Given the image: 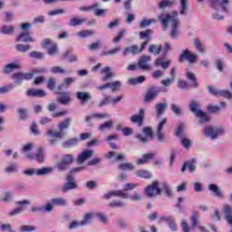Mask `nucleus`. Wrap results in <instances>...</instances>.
<instances>
[{
    "mask_svg": "<svg viewBox=\"0 0 232 232\" xmlns=\"http://www.w3.org/2000/svg\"><path fill=\"white\" fill-rule=\"evenodd\" d=\"M50 171H52V169L50 168H43V169H39L36 172L35 169H29L24 170V174L28 175L29 177H32V175H46L48 173H50Z\"/></svg>",
    "mask_w": 232,
    "mask_h": 232,
    "instance_id": "obj_16",
    "label": "nucleus"
},
{
    "mask_svg": "<svg viewBox=\"0 0 232 232\" xmlns=\"http://www.w3.org/2000/svg\"><path fill=\"white\" fill-rule=\"evenodd\" d=\"M99 6H101V5L99 3H94L89 6H82V7H80V10L82 12H93L94 8H99Z\"/></svg>",
    "mask_w": 232,
    "mask_h": 232,
    "instance_id": "obj_45",
    "label": "nucleus"
},
{
    "mask_svg": "<svg viewBox=\"0 0 232 232\" xmlns=\"http://www.w3.org/2000/svg\"><path fill=\"white\" fill-rule=\"evenodd\" d=\"M52 73H66V70L61 68L60 66H54L51 69Z\"/></svg>",
    "mask_w": 232,
    "mask_h": 232,
    "instance_id": "obj_61",
    "label": "nucleus"
},
{
    "mask_svg": "<svg viewBox=\"0 0 232 232\" xmlns=\"http://www.w3.org/2000/svg\"><path fill=\"white\" fill-rule=\"evenodd\" d=\"M108 13V9H101L99 7H95L93 14L96 15V17H104L106 14Z\"/></svg>",
    "mask_w": 232,
    "mask_h": 232,
    "instance_id": "obj_49",
    "label": "nucleus"
},
{
    "mask_svg": "<svg viewBox=\"0 0 232 232\" xmlns=\"http://www.w3.org/2000/svg\"><path fill=\"white\" fill-rule=\"evenodd\" d=\"M186 77L188 81H191L193 88H198V82H197V77L193 72H188Z\"/></svg>",
    "mask_w": 232,
    "mask_h": 232,
    "instance_id": "obj_35",
    "label": "nucleus"
},
{
    "mask_svg": "<svg viewBox=\"0 0 232 232\" xmlns=\"http://www.w3.org/2000/svg\"><path fill=\"white\" fill-rule=\"evenodd\" d=\"M191 226H192V229H195V227H200V226H198V212H194L192 214Z\"/></svg>",
    "mask_w": 232,
    "mask_h": 232,
    "instance_id": "obj_42",
    "label": "nucleus"
},
{
    "mask_svg": "<svg viewBox=\"0 0 232 232\" xmlns=\"http://www.w3.org/2000/svg\"><path fill=\"white\" fill-rule=\"evenodd\" d=\"M70 124H72V118H66L63 121L59 122L58 130L60 131H63L64 130H68V128H70Z\"/></svg>",
    "mask_w": 232,
    "mask_h": 232,
    "instance_id": "obj_24",
    "label": "nucleus"
},
{
    "mask_svg": "<svg viewBox=\"0 0 232 232\" xmlns=\"http://www.w3.org/2000/svg\"><path fill=\"white\" fill-rule=\"evenodd\" d=\"M93 34H95V32L92 31V30H83L82 32L78 33V35L82 38L84 39L86 37H90L92 35H93Z\"/></svg>",
    "mask_w": 232,
    "mask_h": 232,
    "instance_id": "obj_53",
    "label": "nucleus"
},
{
    "mask_svg": "<svg viewBox=\"0 0 232 232\" xmlns=\"http://www.w3.org/2000/svg\"><path fill=\"white\" fill-rule=\"evenodd\" d=\"M111 102V96H105L98 104L99 108H102L103 106H108Z\"/></svg>",
    "mask_w": 232,
    "mask_h": 232,
    "instance_id": "obj_55",
    "label": "nucleus"
},
{
    "mask_svg": "<svg viewBox=\"0 0 232 232\" xmlns=\"http://www.w3.org/2000/svg\"><path fill=\"white\" fill-rule=\"evenodd\" d=\"M187 168H188L189 171L193 173V171H195V161H188L185 163L181 168L182 173L186 171Z\"/></svg>",
    "mask_w": 232,
    "mask_h": 232,
    "instance_id": "obj_43",
    "label": "nucleus"
},
{
    "mask_svg": "<svg viewBox=\"0 0 232 232\" xmlns=\"http://www.w3.org/2000/svg\"><path fill=\"white\" fill-rule=\"evenodd\" d=\"M77 144H79V139L71 138L63 143V148H72L73 146H77Z\"/></svg>",
    "mask_w": 232,
    "mask_h": 232,
    "instance_id": "obj_28",
    "label": "nucleus"
},
{
    "mask_svg": "<svg viewBox=\"0 0 232 232\" xmlns=\"http://www.w3.org/2000/svg\"><path fill=\"white\" fill-rule=\"evenodd\" d=\"M121 47H114L109 51H104L102 53V57H105L106 55H115L116 53H119L121 52Z\"/></svg>",
    "mask_w": 232,
    "mask_h": 232,
    "instance_id": "obj_44",
    "label": "nucleus"
},
{
    "mask_svg": "<svg viewBox=\"0 0 232 232\" xmlns=\"http://www.w3.org/2000/svg\"><path fill=\"white\" fill-rule=\"evenodd\" d=\"M166 108H168V103L156 104L157 117H160L161 115H164V111H166Z\"/></svg>",
    "mask_w": 232,
    "mask_h": 232,
    "instance_id": "obj_30",
    "label": "nucleus"
},
{
    "mask_svg": "<svg viewBox=\"0 0 232 232\" xmlns=\"http://www.w3.org/2000/svg\"><path fill=\"white\" fill-rule=\"evenodd\" d=\"M121 86H122V83L120 81H116L114 82H107L103 85H100L97 87V90L102 92L110 88L111 92H118V90H121Z\"/></svg>",
    "mask_w": 232,
    "mask_h": 232,
    "instance_id": "obj_11",
    "label": "nucleus"
},
{
    "mask_svg": "<svg viewBox=\"0 0 232 232\" xmlns=\"http://www.w3.org/2000/svg\"><path fill=\"white\" fill-rule=\"evenodd\" d=\"M151 29H147L145 31L140 32V39H147L145 40L140 47L139 45L134 44L130 47H127L123 50V55H128V53H131L132 55H138V53H142L144 50L146 49V46H148V43H150V37L151 35Z\"/></svg>",
    "mask_w": 232,
    "mask_h": 232,
    "instance_id": "obj_2",
    "label": "nucleus"
},
{
    "mask_svg": "<svg viewBox=\"0 0 232 232\" xmlns=\"http://www.w3.org/2000/svg\"><path fill=\"white\" fill-rule=\"evenodd\" d=\"M18 115L21 121H26V119L28 118V110L24 108H20L18 110Z\"/></svg>",
    "mask_w": 232,
    "mask_h": 232,
    "instance_id": "obj_51",
    "label": "nucleus"
},
{
    "mask_svg": "<svg viewBox=\"0 0 232 232\" xmlns=\"http://www.w3.org/2000/svg\"><path fill=\"white\" fill-rule=\"evenodd\" d=\"M27 159H30L31 160H37V162H44V150L43 148H39L37 150V152L35 155L34 154H27Z\"/></svg>",
    "mask_w": 232,
    "mask_h": 232,
    "instance_id": "obj_17",
    "label": "nucleus"
},
{
    "mask_svg": "<svg viewBox=\"0 0 232 232\" xmlns=\"http://www.w3.org/2000/svg\"><path fill=\"white\" fill-rule=\"evenodd\" d=\"M171 110H172L174 115H177L178 117L182 115V109L180 107H179V105L172 104Z\"/></svg>",
    "mask_w": 232,
    "mask_h": 232,
    "instance_id": "obj_58",
    "label": "nucleus"
},
{
    "mask_svg": "<svg viewBox=\"0 0 232 232\" xmlns=\"http://www.w3.org/2000/svg\"><path fill=\"white\" fill-rule=\"evenodd\" d=\"M167 120L164 118L161 122L159 123L157 128V137L160 142H164V132H162V130H164V126H166Z\"/></svg>",
    "mask_w": 232,
    "mask_h": 232,
    "instance_id": "obj_21",
    "label": "nucleus"
},
{
    "mask_svg": "<svg viewBox=\"0 0 232 232\" xmlns=\"http://www.w3.org/2000/svg\"><path fill=\"white\" fill-rule=\"evenodd\" d=\"M51 202H52L53 206H54V207H56V206H61V207L68 206V201L66 199H64V198H52Z\"/></svg>",
    "mask_w": 232,
    "mask_h": 232,
    "instance_id": "obj_27",
    "label": "nucleus"
},
{
    "mask_svg": "<svg viewBox=\"0 0 232 232\" xmlns=\"http://www.w3.org/2000/svg\"><path fill=\"white\" fill-rule=\"evenodd\" d=\"M154 159H155V152H149V153L143 154V156L136 161V164L137 166H141L142 164H146L150 162V160H153Z\"/></svg>",
    "mask_w": 232,
    "mask_h": 232,
    "instance_id": "obj_18",
    "label": "nucleus"
},
{
    "mask_svg": "<svg viewBox=\"0 0 232 232\" xmlns=\"http://www.w3.org/2000/svg\"><path fill=\"white\" fill-rule=\"evenodd\" d=\"M179 63H184L188 61L190 64L197 63V56L195 53H192L190 50L186 49L182 52V53L178 58Z\"/></svg>",
    "mask_w": 232,
    "mask_h": 232,
    "instance_id": "obj_8",
    "label": "nucleus"
},
{
    "mask_svg": "<svg viewBox=\"0 0 232 232\" xmlns=\"http://www.w3.org/2000/svg\"><path fill=\"white\" fill-rule=\"evenodd\" d=\"M29 57L32 59H44V54H43V53L34 51L29 53Z\"/></svg>",
    "mask_w": 232,
    "mask_h": 232,
    "instance_id": "obj_56",
    "label": "nucleus"
},
{
    "mask_svg": "<svg viewBox=\"0 0 232 232\" xmlns=\"http://www.w3.org/2000/svg\"><path fill=\"white\" fill-rule=\"evenodd\" d=\"M160 92V87H150L145 93L144 102H151L156 97L159 96V92Z\"/></svg>",
    "mask_w": 232,
    "mask_h": 232,
    "instance_id": "obj_10",
    "label": "nucleus"
},
{
    "mask_svg": "<svg viewBox=\"0 0 232 232\" xmlns=\"http://www.w3.org/2000/svg\"><path fill=\"white\" fill-rule=\"evenodd\" d=\"M154 64L155 66H160L162 70H168V68H169V64H171V61H164V58H158Z\"/></svg>",
    "mask_w": 232,
    "mask_h": 232,
    "instance_id": "obj_23",
    "label": "nucleus"
},
{
    "mask_svg": "<svg viewBox=\"0 0 232 232\" xmlns=\"http://www.w3.org/2000/svg\"><path fill=\"white\" fill-rule=\"evenodd\" d=\"M166 6H173V2L169 0H163L159 4V8H166Z\"/></svg>",
    "mask_w": 232,
    "mask_h": 232,
    "instance_id": "obj_62",
    "label": "nucleus"
},
{
    "mask_svg": "<svg viewBox=\"0 0 232 232\" xmlns=\"http://www.w3.org/2000/svg\"><path fill=\"white\" fill-rule=\"evenodd\" d=\"M180 3V12L181 15H186V12L188 11V0H179Z\"/></svg>",
    "mask_w": 232,
    "mask_h": 232,
    "instance_id": "obj_48",
    "label": "nucleus"
},
{
    "mask_svg": "<svg viewBox=\"0 0 232 232\" xmlns=\"http://www.w3.org/2000/svg\"><path fill=\"white\" fill-rule=\"evenodd\" d=\"M190 111L194 113L196 117H199V124H204V122H208L209 116L206 112L198 110V102H191L189 104Z\"/></svg>",
    "mask_w": 232,
    "mask_h": 232,
    "instance_id": "obj_4",
    "label": "nucleus"
},
{
    "mask_svg": "<svg viewBox=\"0 0 232 232\" xmlns=\"http://www.w3.org/2000/svg\"><path fill=\"white\" fill-rule=\"evenodd\" d=\"M30 28H32L30 23H24L21 24V29L24 31L16 37L17 43H34V41H35L34 37L30 36V31H28Z\"/></svg>",
    "mask_w": 232,
    "mask_h": 232,
    "instance_id": "obj_3",
    "label": "nucleus"
},
{
    "mask_svg": "<svg viewBox=\"0 0 232 232\" xmlns=\"http://www.w3.org/2000/svg\"><path fill=\"white\" fill-rule=\"evenodd\" d=\"M144 193L147 197L150 198L153 197H157V195H160L162 193V189L159 188V180H154L150 185H148L145 188Z\"/></svg>",
    "mask_w": 232,
    "mask_h": 232,
    "instance_id": "obj_7",
    "label": "nucleus"
},
{
    "mask_svg": "<svg viewBox=\"0 0 232 232\" xmlns=\"http://www.w3.org/2000/svg\"><path fill=\"white\" fill-rule=\"evenodd\" d=\"M208 92L211 95L225 97V99H232V93L229 91H220L215 89L213 86H208Z\"/></svg>",
    "mask_w": 232,
    "mask_h": 232,
    "instance_id": "obj_13",
    "label": "nucleus"
},
{
    "mask_svg": "<svg viewBox=\"0 0 232 232\" xmlns=\"http://www.w3.org/2000/svg\"><path fill=\"white\" fill-rule=\"evenodd\" d=\"M124 35H126V29H121L117 36L115 38H113L112 43H121V40L122 39V37H124Z\"/></svg>",
    "mask_w": 232,
    "mask_h": 232,
    "instance_id": "obj_54",
    "label": "nucleus"
},
{
    "mask_svg": "<svg viewBox=\"0 0 232 232\" xmlns=\"http://www.w3.org/2000/svg\"><path fill=\"white\" fill-rule=\"evenodd\" d=\"M102 74H106L103 78L102 81L103 82H108L109 79H112L113 77V72H111V69L110 67H104L101 70Z\"/></svg>",
    "mask_w": 232,
    "mask_h": 232,
    "instance_id": "obj_26",
    "label": "nucleus"
},
{
    "mask_svg": "<svg viewBox=\"0 0 232 232\" xmlns=\"http://www.w3.org/2000/svg\"><path fill=\"white\" fill-rule=\"evenodd\" d=\"M118 168L121 171H133L135 169V166L131 163H121Z\"/></svg>",
    "mask_w": 232,
    "mask_h": 232,
    "instance_id": "obj_36",
    "label": "nucleus"
},
{
    "mask_svg": "<svg viewBox=\"0 0 232 232\" xmlns=\"http://www.w3.org/2000/svg\"><path fill=\"white\" fill-rule=\"evenodd\" d=\"M150 53H154V55H159L162 52V45L151 44L149 48Z\"/></svg>",
    "mask_w": 232,
    "mask_h": 232,
    "instance_id": "obj_39",
    "label": "nucleus"
},
{
    "mask_svg": "<svg viewBox=\"0 0 232 232\" xmlns=\"http://www.w3.org/2000/svg\"><path fill=\"white\" fill-rule=\"evenodd\" d=\"M20 231L21 232H32V231H35V227H32V226H28V225H23L20 227Z\"/></svg>",
    "mask_w": 232,
    "mask_h": 232,
    "instance_id": "obj_60",
    "label": "nucleus"
},
{
    "mask_svg": "<svg viewBox=\"0 0 232 232\" xmlns=\"http://www.w3.org/2000/svg\"><path fill=\"white\" fill-rule=\"evenodd\" d=\"M27 97H45L46 92L41 89H29L26 92Z\"/></svg>",
    "mask_w": 232,
    "mask_h": 232,
    "instance_id": "obj_22",
    "label": "nucleus"
},
{
    "mask_svg": "<svg viewBox=\"0 0 232 232\" xmlns=\"http://www.w3.org/2000/svg\"><path fill=\"white\" fill-rule=\"evenodd\" d=\"M76 98L81 101L82 104H87L92 101V95L89 92H76Z\"/></svg>",
    "mask_w": 232,
    "mask_h": 232,
    "instance_id": "obj_20",
    "label": "nucleus"
},
{
    "mask_svg": "<svg viewBox=\"0 0 232 232\" xmlns=\"http://www.w3.org/2000/svg\"><path fill=\"white\" fill-rule=\"evenodd\" d=\"M83 23H86L85 18L73 17L69 22V26H81Z\"/></svg>",
    "mask_w": 232,
    "mask_h": 232,
    "instance_id": "obj_31",
    "label": "nucleus"
},
{
    "mask_svg": "<svg viewBox=\"0 0 232 232\" xmlns=\"http://www.w3.org/2000/svg\"><path fill=\"white\" fill-rule=\"evenodd\" d=\"M57 44H53L50 48L48 49V54L49 55H55L57 53Z\"/></svg>",
    "mask_w": 232,
    "mask_h": 232,
    "instance_id": "obj_63",
    "label": "nucleus"
},
{
    "mask_svg": "<svg viewBox=\"0 0 232 232\" xmlns=\"http://www.w3.org/2000/svg\"><path fill=\"white\" fill-rule=\"evenodd\" d=\"M114 197H120V198H130V195L125 190H113Z\"/></svg>",
    "mask_w": 232,
    "mask_h": 232,
    "instance_id": "obj_52",
    "label": "nucleus"
},
{
    "mask_svg": "<svg viewBox=\"0 0 232 232\" xmlns=\"http://www.w3.org/2000/svg\"><path fill=\"white\" fill-rule=\"evenodd\" d=\"M15 48L17 50V52H20L22 53H24L26 52H28L31 48L30 44H18L15 45Z\"/></svg>",
    "mask_w": 232,
    "mask_h": 232,
    "instance_id": "obj_46",
    "label": "nucleus"
},
{
    "mask_svg": "<svg viewBox=\"0 0 232 232\" xmlns=\"http://www.w3.org/2000/svg\"><path fill=\"white\" fill-rule=\"evenodd\" d=\"M144 81H146V77L139 76L138 78H130L128 82L130 84V86H135L137 84H142Z\"/></svg>",
    "mask_w": 232,
    "mask_h": 232,
    "instance_id": "obj_32",
    "label": "nucleus"
},
{
    "mask_svg": "<svg viewBox=\"0 0 232 232\" xmlns=\"http://www.w3.org/2000/svg\"><path fill=\"white\" fill-rule=\"evenodd\" d=\"M15 27L13 25H3L0 29L1 34H5V35H10L14 34Z\"/></svg>",
    "mask_w": 232,
    "mask_h": 232,
    "instance_id": "obj_34",
    "label": "nucleus"
},
{
    "mask_svg": "<svg viewBox=\"0 0 232 232\" xmlns=\"http://www.w3.org/2000/svg\"><path fill=\"white\" fill-rule=\"evenodd\" d=\"M208 189L212 191V193H215L216 197H219L220 198L224 197V195L222 194V191L218 189V186H217L216 184H210L208 186Z\"/></svg>",
    "mask_w": 232,
    "mask_h": 232,
    "instance_id": "obj_37",
    "label": "nucleus"
},
{
    "mask_svg": "<svg viewBox=\"0 0 232 232\" xmlns=\"http://www.w3.org/2000/svg\"><path fill=\"white\" fill-rule=\"evenodd\" d=\"M39 71L33 70L31 72H16L12 75L13 81H14L15 84H21L23 81H31L34 78V75H37Z\"/></svg>",
    "mask_w": 232,
    "mask_h": 232,
    "instance_id": "obj_5",
    "label": "nucleus"
},
{
    "mask_svg": "<svg viewBox=\"0 0 232 232\" xmlns=\"http://www.w3.org/2000/svg\"><path fill=\"white\" fill-rule=\"evenodd\" d=\"M111 128H113V121H108L99 126V130L104 131L105 130H111Z\"/></svg>",
    "mask_w": 232,
    "mask_h": 232,
    "instance_id": "obj_41",
    "label": "nucleus"
},
{
    "mask_svg": "<svg viewBox=\"0 0 232 232\" xmlns=\"http://www.w3.org/2000/svg\"><path fill=\"white\" fill-rule=\"evenodd\" d=\"M203 135L209 139L215 140L220 135H224V129L222 127L206 126L203 130Z\"/></svg>",
    "mask_w": 232,
    "mask_h": 232,
    "instance_id": "obj_6",
    "label": "nucleus"
},
{
    "mask_svg": "<svg viewBox=\"0 0 232 232\" xmlns=\"http://www.w3.org/2000/svg\"><path fill=\"white\" fill-rule=\"evenodd\" d=\"M151 61V56L150 55H142L140 56L138 66L140 70H143V72H150L151 70V67L149 66L148 63Z\"/></svg>",
    "mask_w": 232,
    "mask_h": 232,
    "instance_id": "obj_12",
    "label": "nucleus"
},
{
    "mask_svg": "<svg viewBox=\"0 0 232 232\" xmlns=\"http://www.w3.org/2000/svg\"><path fill=\"white\" fill-rule=\"evenodd\" d=\"M194 46H196V50L199 52V53H206V46L202 44V42H200V39L194 38Z\"/></svg>",
    "mask_w": 232,
    "mask_h": 232,
    "instance_id": "obj_29",
    "label": "nucleus"
},
{
    "mask_svg": "<svg viewBox=\"0 0 232 232\" xmlns=\"http://www.w3.org/2000/svg\"><path fill=\"white\" fill-rule=\"evenodd\" d=\"M140 179H151V173L146 169H139L135 172Z\"/></svg>",
    "mask_w": 232,
    "mask_h": 232,
    "instance_id": "obj_33",
    "label": "nucleus"
},
{
    "mask_svg": "<svg viewBox=\"0 0 232 232\" xmlns=\"http://www.w3.org/2000/svg\"><path fill=\"white\" fill-rule=\"evenodd\" d=\"M144 109H140L139 111V114H135L130 117V121L133 122L134 124H138V126H142V124H144Z\"/></svg>",
    "mask_w": 232,
    "mask_h": 232,
    "instance_id": "obj_14",
    "label": "nucleus"
},
{
    "mask_svg": "<svg viewBox=\"0 0 232 232\" xmlns=\"http://www.w3.org/2000/svg\"><path fill=\"white\" fill-rule=\"evenodd\" d=\"M47 135H50L51 137H55L56 139H63L64 137V133L61 130L55 131V130H49L47 131Z\"/></svg>",
    "mask_w": 232,
    "mask_h": 232,
    "instance_id": "obj_47",
    "label": "nucleus"
},
{
    "mask_svg": "<svg viewBox=\"0 0 232 232\" xmlns=\"http://www.w3.org/2000/svg\"><path fill=\"white\" fill-rule=\"evenodd\" d=\"M143 133L146 135V137H149V139H153V130L151 127H145L143 129Z\"/></svg>",
    "mask_w": 232,
    "mask_h": 232,
    "instance_id": "obj_59",
    "label": "nucleus"
},
{
    "mask_svg": "<svg viewBox=\"0 0 232 232\" xmlns=\"http://www.w3.org/2000/svg\"><path fill=\"white\" fill-rule=\"evenodd\" d=\"M152 23H155V19H143L140 24V28H146V26H150Z\"/></svg>",
    "mask_w": 232,
    "mask_h": 232,
    "instance_id": "obj_57",
    "label": "nucleus"
},
{
    "mask_svg": "<svg viewBox=\"0 0 232 232\" xmlns=\"http://www.w3.org/2000/svg\"><path fill=\"white\" fill-rule=\"evenodd\" d=\"M20 66L17 63H8L5 66L4 73H11L14 70H19Z\"/></svg>",
    "mask_w": 232,
    "mask_h": 232,
    "instance_id": "obj_38",
    "label": "nucleus"
},
{
    "mask_svg": "<svg viewBox=\"0 0 232 232\" xmlns=\"http://www.w3.org/2000/svg\"><path fill=\"white\" fill-rule=\"evenodd\" d=\"M179 13L177 11H172L171 14H161L158 16L159 21H160L164 30L168 28V23L170 22V37L172 39H177L179 37Z\"/></svg>",
    "mask_w": 232,
    "mask_h": 232,
    "instance_id": "obj_1",
    "label": "nucleus"
},
{
    "mask_svg": "<svg viewBox=\"0 0 232 232\" xmlns=\"http://www.w3.org/2000/svg\"><path fill=\"white\" fill-rule=\"evenodd\" d=\"M92 218H93V213L90 212L83 216V219L81 221V226H88L90 222H92Z\"/></svg>",
    "mask_w": 232,
    "mask_h": 232,
    "instance_id": "obj_40",
    "label": "nucleus"
},
{
    "mask_svg": "<svg viewBox=\"0 0 232 232\" xmlns=\"http://www.w3.org/2000/svg\"><path fill=\"white\" fill-rule=\"evenodd\" d=\"M0 229H1V231L14 232V231L12 229V225H10L9 223H7V224H2V225L0 226Z\"/></svg>",
    "mask_w": 232,
    "mask_h": 232,
    "instance_id": "obj_64",
    "label": "nucleus"
},
{
    "mask_svg": "<svg viewBox=\"0 0 232 232\" xmlns=\"http://www.w3.org/2000/svg\"><path fill=\"white\" fill-rule=\"evenodd\" d=\"M66 180L67 182L61 188V191H63V193H67V191H70L72 189H77V183H75V178H73V176L68 175L66 177Z\"/></svg>",
    "mask_w": 232,
    "mask_h": 232,
    "instance_id": "obj_9",
    "label": "nucleus"
},
{
    "mask_svg": "<svg viewBox=\"0 0 232 232\" xmlns=\"http://www.w3.org/2000/svg\"><path fill=\"white\" fill-rule=\"evenodd\" d=\"M60 97L57 98V102L59 104H70L72 102V97L70 96V92H60Z\"/></svg>",
    "mask_w": 232,
    "mask_h": 232,
    "instance_id": "obj_19",
    "label": "nucleus"
},
{
    "mask_svg": "<svg viewBox=\"0 0 232 232\" xmlns=\"http://www.w3.org/2000/svg\"><path fill=\"white\" fill-rule=\"evenodd\" d=\"M93 157V150H85L82 153L79 154L77 157L78 164H84L88 159H92Z\"/></svg>",
    "mask_w": 232,
    "mask_h": 232,
    "instance_id": "obj_15",
    "label": "nucleus"
},
{
    "mask_svg": "<svg viewBox=\"0 0 232 232\" xmlns=\"http://www.w3.org/2000/svg\"><path fill=\"white\" fill-rule=\"evenodd\" d=\"M61 161L66 164L67 166H70L73 162V155L72 154H67L64 155Z\"/></svg>",
    "mask_w": 232,
    "mask_h": 232,
    "instance_id": "obj_50",
    "label": "nucleus"
},
{
    "mask_svg": "<svg viewBox=\"0 0 232 232\" xmlns=\"http://www.w3.org/2000/svg\"><path fill=\"white\" fill-rule=\"evenodd\" d=\"M211 5H218L221 6L223 12H227V5H229V0H209Z\"/></svg>",
    "mask_w": 232,
    "mask_h": 232,
    "instance_id": "obj_25",
    "label": "nucleus"
}]
</instances>
